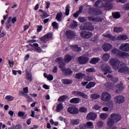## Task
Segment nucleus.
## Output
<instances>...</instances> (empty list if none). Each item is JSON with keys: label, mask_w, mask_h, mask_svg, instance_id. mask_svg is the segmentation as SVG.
<instances>
[{"label": "nucleus", "mask_w": 129, "mask_h": 129, "mask_svg": "<svg viewBox=\"0 0 129 129\" xmlns=\"http://www.w3.org/2000/svg\"><path fill=\"white\" fill-rule=\"evenodd\" d=\"M53 36L52 33H47L43 37L41 38V41H43L44 43H46L47 41L49 40V39H51Z\"/></svg>", "instance_id": "nucleus-14"}, {"label": "nucleus", "mask_w": 129, "mask_h": 129, "mask_svg": "<svg viewBox=\"0 0 129 129\" xmlns=\"http://www.w3.org/2000/svg\"><path fill=\"white\" fill-rule=\"evenodd\" d=\"M100 61V58L98 57H94L92 58L91 60L90 61V63L91 64H96V63H98Z\"/></svg>", "instance_id": "nucleus-25"}, {"label": "nucleus", "mask_w": 129, "mask_h": 129, "mask_svg": "<svg viewBox=\"0 0 129 129\" xmlns=\"http://www.w3.org/2000/svg\"><path fill=\"white\" fill-rule=\"evenodd\" d=\"M123 31V28L121 27H115L114 28V32L115 33H121Z\"/></svg>", "instance_id": "nucleus-36"}, {"label": "nucleus", "mask_w": 129, "mask_h": 129, "mask_svg": "<svg viewBox=\"0 0 129 129\" xmlns=\"http://www.w3.org/2000/svg\"><path fill=\"white\" fill-rule=\"evenodd\" d=\"M64 107L63 106V104L59 103L56 106V111L57 112H59L61 110H62Z\"/></svg>", "instance_id": "nucleus-31"}, {"label": "nucleus", "mask_w": 129, "mask_h": 129, "mask_svg": "<svg viewBox=\"0 0 129 129\" xmlns=\"http://www.w3.org/2000/svg\"><path fill=\"white\" fill-rule=\"evenodd\" d=\"M123 88H124V87H123L122 84H118L117 86L116 92H117V93H120V92L123 90Z\"/></svg>", "instance_id": "nucleus-20"}, {"label": "nucleus", "mask_w": 129, "mask_h": 129, "mask_svg": "<svg viewBox=\"0 0 129 129\" xmlns=\"http://www.w3.org/2000/svg\"><path fill=\"white\" fill-rule=\"evenodd\" d=\"M59 120H60V121H64V122L66 123L67 126H69V123H68V120L66 119L64 117L62 116H59L58 117Z\"/></svg>", "instance_id": "nucleus-29"}, {"label": "nucleus", "mask_w": 129, "mask_h": 129, "mask_svg": "<svg viewBox=\"0 0 129 129\" xmlns=\"http://www.w3.org/2000/svg\"><path fill=\"white\" fill-rule=\"evenodd\" d=\"M97 118V114L95 113H89L87 115V120H95Z\"/></svg>", "instance_id": "nucleus-8"}, {"label": "nucleus", "mask_w": 129, "mask_h": 129, "mask_svg": "<svg viewBox=\"0 0 129 129\" xmlns=\"http://www.w3.org/2000/svg\"><path fill=\"white\" fill-rule=\"evenodd\" d=\"M26 79L30 81V82H32L33 80V78H32V74L27 73L26 74Z\"/></svg>", "instance_id": "nucleus-35"}, {"label": "nucleus", "mask_w": 129, "mask_h": 129, "mask_svg": "<svg viewBox=\"0 0 129 129\" xmlns=\"http://www.w3.org/2000/svg\"><path fill=\"white\" fill-rule=\"evenodd\" d=\"M81 100L78 98H74L70 100V102L71 103H79Z\"/></svg>", "instance_id": "nucleus-27"}, {"label": "nucleus", "mask_w": 129, "mask_h": 129, "mask_svg": "<svg viewBox=\"0 0 129 129\" xmlns=\"http://www.w3.org/2000/svg\"><path fill=\"white\" fill-rule=\"evenodd\" d=\"M29 58H30V55L29 54L26 55L24 57V61H27L29 60Z\"/></svg>", "instance_id": "nucleus-61"}, {"label": "nucleus", "mask_w": 129, "mask_h": 129, "mask_svg": "<svg viewBox=\"0 0 129 129\" xmlns=\"http://www.w3.org/2000/svg\"><path fill=\"white\" fill-rule=\"evenodd\" d=\"M77 26V22L75 21H74L73 23L71 24V27L72 28H75Z\"/></svg>", "instance_id": "nucleus-53"}, {"label": "nucleus", "mask_w": 129, "mask_h": 129, "mask_svg": "<svg viewBox=\"0 0 129 129\" xmlns=\"http://www.w3.org/2000/svg\"><path fill=\"white\" fill-rule=\"evenodd\" d=\"M89 21H94L95 22H101L102 21V19L99 18H94L92 17H88Z\"/></svg>", "instance_id": "nucleus-30"}, {"label": "nucleus", "mask_w": 129, "mask_h": 129, "mask_svg": "<svg viewBox=\"0 0 129 129\" xmlns=\"http://www.w3.org/2000/svg\"><path fill=\"white\" fill-rule=\"evenodd\" d=\"M99 116L101 119H102L103 120H104V119H106L107 117H108V114L106 113H101L100 114Z\"/></svg>", "instance_id": "nucleus-24"}, {"label": "nucleus", "mask_w": 129, "mask_h": 129, "mask_svg": "<svg viewBox=\"0 0 129 129\" xmlns=\"http://www.w3.org/2000/svg\"><path fill=\"white\" fill-rule=\"evenodd\" d=\"M119 50L121 51H124L126 52H128L129 51V44L128 43H124L122 44L119 47Z\"/></svg>", "instance_id": "nucleus-12"}, {"label": "nucleus", "mask_w": 129, "mask_h": 129, "mask_svg": "<svg viewBox=\"0 0 129 129\" xmlns=\"http://www.w3.org/2000/svg\"><path fill=\"white\" fill-rule=\"evenodd\" d=\"M81 36L83 38H85V39H88V38H90L92 36V33L89 32H86L84 31L81 33Z\"/></svg>", "instance_id": "nucleus-15"}, {"label": "nucleus", "mask_w": 129, "mask_h": 129, "mask_svg": "<svg viewBox=\"0 0 129 129\" xmlns=\"http://www.w3.org/2000/svg\"><path fill=\"white\" fill-rule=\"evenodd\" d=\"M30 46L34 47L36 52H38V53H41V52H42V49L41 47H39V44H38V43H34L32 45H30Z\"/></svg>", "instance_id": "nucleus-19"}, {"label": "nucleus", "mask_w": 129, "mask_h": 129, "mask_svg": "<svg viewBox=\"0 0 129 129\" xmlns=\"http://www.w3.org/2000/svg\"><path fill=\"white\" fill-rule=\"evenodd\" d=\"M87 72L92 73L95 72V69L94 68H90L86 70Z\"/></svg>", "instance_id": "nucleus-54"}, {"label": "nucleus", "mask_w": 129, "mask_h": 129, "mask_svg": "<svg viewBox=\"0 0 129 129\" xmlns=\"http://www.w3.org/2000/svg\"><path fill=\"white\" fill-rule=\"evenodd\" d=\"M56 19L58 22H61L62 21V13H58L56 15Z\"/></svg>", "instance_id": "nucleus-45"}, {"label": "nucleus", "mask_w": 129, "mask_h": 129, "mask_svg": "<svg viewBox=\"0 0 129 129\" xmlns=\"http://www.w3.org/2000/svg\"><path fill=\"white\" fill-rule=\"evenodd\" d=\"M72 48L73 50H74L75 51H77V52H80V51H81V48L80 47H78L77 45L72 46Z\"/></svg>", "instance_id": "nucleus-37"}, {"label": "nucleus", "mask_w": 129, "mask_h": 129, "mask_svg": "<svg viewBox=\"0 0 129 129\" xmlns=\"http://www.w3.org/2000/svg\"><path fill=\"white\" fill-rule=\"evenodd\" d=\"M57 71L58 68H57V67H55L52 70V72H53V73H57Z\"/></svg>", "instance_id": "nucleus-60"}, {"label": "nucleus", "mask_w": 129, "mask_h": 129, "mask_svg": "<svg viewBox=\"0 0 129 129\" xmlns=\"http://www.w3.org/2000/svg\"><path fill=\"white\" fill-rule=\"evenodd\" d=\"M111 98V96L110 94L107 92H104L102 94L101 100L103 101H108V100H110Z\"/></svg>", "instance_id": "nucleus-7"}, {"label": "nucleus", "mask_w": 129, "mask_h": 129, "mask_svg": "<svg viewBox=\"0 0 129 129\" xmlns=\"http://www.w3.org/2000/svg\"><path fill=\"white\" fill-rule=\"evenodd\" d=\"M67 98V96H62L58 99V101H59V102H62V101H64V100H66Z\"/></svg>", "instance_id": "nucleus-48"}, {"label": "nucleus", "mask_w": 129, "mask_h": 129, "mask_svg": "<svg viewBox=\"0 0 129 129\" xmlns=\"http://www.w3.org/2000/svg\"><path fill=\"white\" fill-rule=\"evenodd\" d=\"M107 78H108L109 80H111L114 83H115L118 81V80L117 78H113L112 76L110 75H108L107 76Z\"/></svg>", "instance_id": "nucleus-34"}, {"label": "nucleus", "mask_w": 129, "mask_h": 129, "mask_svg": "<svg viewBox=\"0 0 129 129\" xmlns=\"http://www.w3.org/2000/svg\"><path fill=\"white\" fill-rule=\"evenodd\" d=\"M78 20L81 23H84L86 21V19L84 17H79Z\"/></svg>", "instance_id": "nucleus-52"}, {"label": "nucleus", "mask_w": 129, "mask_h": 129, "mask_svg": "<svg viewBox=\"0 0 129 129\" xmlns=\"http://www.w3.org/2000/svg\"><path fill=\"white\" fill-rule=\"evenodd\" d=\"M83 9V7L82 6H81L80 8H79V10L78 12H77L76 13H75L74 14V17L75 18H77V17H78V16H79V14H81L82 12V10Z\"/></svg>", "instance_id": "nucleus-28"}, {"label": "nucleus", "mask_w": 129, "mask_h": 129, "mask_svg": "<svg viewBox=\"0 0 129 129\" xmlns=\"http://www.w3.org/2000/svg\"><path fill=\"white\" fill-rule=\"evenodd\" d=\"M43 87L44 88V89H46L47 90H48V89H50V88L48 87V86L46 84H44L43 85Z\"/></svg>", "instance_id": "nucleus-63"}, {"label": "nucleus", "mask_w": 129, "mask_h": 129, "mask_svg": "<svg viewBox=\"0 0 129 129\" xmlns=\"http://www.w3.org/2000/svg\"><path fill=\"white\" fill-rule=\"evenodd\" d=\"M97 125L99 127H102L103 126V122L102 121H99L97 122Z\"/></svg>", "instance_id": "nucleus-51"}, {"label": "nucleus", "mask_w": 129, "mask_h": 129, "mask_svg": "<svg viewBox=\"0 0 129 129\" xmlns=\"http://www.w3.org/2000/svg\"><path fill=\"white\" fill-rule=\"evenodd\" d=\"M92 77H85V80L86 81H91L92 80Z\"/></svg>", "instance_id": "nucleus-55"}, {"label": "nucleus", "mask_w": 129, "mask_h": 129, "mask_svg": "<svg viewBox=\"0 0 129 129\" xmlns=\"http://www.w3.org/2000/svg\"><path fill=\"white\" fill-rule=\"evenodd\" d=\"M68 111L69 113H72V114H77L79 112V110L76 107H70L68 109Z\"/></svg>", "instance_id": "nucleus-11"}, {"label": "nucleus", "mask_w": 129, "mask_h": 129, "mask_svg": "<svg viewBox=\"0 0 129 129\" xmlns=\"http://www.w3.org/2000/svg\"><path fill=\"white\" fill-rule=\"evenodd\" d=\"M112 16H113L115 19H118L119 18H120V14L118 12L113 13Z\"/></svg>", "instance_id": "nucleus-47"}, {"label": "nucleus", "mask_w": 129, "mask_h": 129, "mask_svg": "<svg viewBox=\"0 0 129 129\" xmlns=\"http://www.w3.org/2000/svg\"><path fill=\"white\" fill-rule=\"evenodd\" d=\"M103 49L104 51H105V52H107L112 48V45L109 43H105L103 46H102Z\"/></svg>", "instance_id": "nucleus-16"}, {"label": "nucleus", "mask_w": 129, "mask_h": 129, "mask_svg": "<svg viewBox=\"0 0 129 129\" xmlns=\"http://www.w3.org/2000/svg\"><path fill=\"white\" fill-rule=\"evenodd\" d=\"M121 119V116L119 114L113 113L111 114V117L108 118L107 124L108 126H111L114 124V122H118Z\"/></svg>", "instance_id": "nucleus-1"}, {"label": "nucleus", "mask_w": 129, "mask_h": 129, "mask_svg": "<svg viewBox=\"0 0 129 129\" xmlns=\"http://www.w3.org/2000/svg\"><path fill=\"white\" fill-rule=\"evenodd\" d=\"M15 129H22V125L21 124H17L15 126Z\"/></svg>", "instance_id": "nucleus-62"}, {"label": "nucleus", "mask_w": 129, "mask_h": 129, "mask_svg": "<svg viewBox=\"0 0 129 129\" xmlns=\"http://www.w3.org/2000/svg\"><path fill=\"white\" fill-rule=\"evenodd\" d=\"M78 61L81 64H85L88 61V57L85 55L82 56L78 58Z\"/></svg>", "instance_id": "nucleus-13"}, {"label": "nucleus", "mask_w": 129, "mask_h": 129, "mask_svg": "<svg viewBox=\"0 0 129 129\" xmlns=\"http://www.w3.org/2000/svg\"><path fill=\"white\" fill-rule=\"evenodd\" d=\"M81 129L94 128L93 123L91 121L87 122L86 124H83L80 125Z\"/></svg>", "instance_id": "nucleus-6"}, {"label": "nucleus", "mask_w": 129, "mask_h": 129, "mask_svg": "<svg viewBox=\"0 0 129 129\" xmlns=\"http://www.w3.org/2000/svg\"><path fill=\"white\" fill-rule=\"evenodd\" d=\"M9 63L10 65V67H13V66H14V61L9 60Z\"/></svg>", "instance_id": "nucleus-57"}, {"label": "nucleus", "mask_w": 129, "mask_h": 129, "mask_svg": "<svg viewBox=\"0 0 129 129\" xmlns=\"http://www.w3.org/2000/svg\"><path fill=\"white\" fill-rule=\"evenodd\" d=\"M110 57V55L108 53H104L102 56L103 61H108Z\"/></svg>", "instance_id": "nucleus-32"}, {"label": "nucleus", "mask_w": 129, "mask_h": 129, "mask_svg": "<svg viewBox=\"0 0 129 129\" xmlns=\"http://www.w3.org/2000/svg\"><path fill=\"white\" fill-rule=\"evenodd\" d=\"M100 97V95L98 94H93L91 96V99H97V98H99Z\"/></svg>", "instance_id": "nucleus-38"}, {"label": "nucleus", "mask_w": 129, "mask_h": 129, "mask_svg": "<svg viewBox=\"0 0 129 129\" xmlns=\"http://www.w3.org/2000/svg\"><path fill=\"white\" fill-rule=\"evenodd\" d=\"M52 26L54 28V29H58L59 27V25L56 22H52Z\"/></svg>", "instance_id": "nucleus-49"}, {"label": "nucleus", "mask_w": 129, "mask_h": 129, "mask_svg": "<svg viewBox=\"0 0 129 129\" xmlns=\"http://www.w3.org/2000/svg\"><path fill=\"white\" fill-rule=\"evenodd\" d=\"M102 69L104 71V75H107V73H111V71H110V67L108 66H106L105 67H102Z\"/></svg>", "instance_id": "nucleus-18"}, {"label": "nucleus", "mask_w": 129, "mask_h": 129, "mask_svg": "<svg viewBox=\"0 0 129 129\" xmlns=\"http://www.w3.org/2000/svg\"><path fill=\"white\" fill-rule=\"evenodd\" d=\"M114 100L116 103L120 104V103H123L124 102V97L121 95L117 96L114 98Z\"/></svg>", "instance_id": "nucleus-10"}, {"label": "nucleus", "mask_w": 129, "mask_h": 129, "mask_svg": "<svg viewBox=\"0 0 129 129\" xmlns=\"http://www.w3.org/2000/svg\"><path fill=\"white\" fill-rule=\"evenodd\" d=\"M79 110L80 112H86V111H87V108L85 107H82L80 108Z\"/></svg>", "instance_id": "nucleus-50"}, {"label": "nucleus", "mask_w": 129, "mask_h": 129, "mask_svg": "<svg viewBox=\"0 0 129 129\" xmlns=\"http://www.w3.org/2000/svg\"><path fill=\"white\" fill-rule=\"evenodd\" d=\"M81 30H89V31H93L94 27L92 26L91 24L88 23L82 24L80 27Z\"/></svg>", "instance_id": "nucleus-5"}, {"label": "nucleus", "mask_w": 129, "mask_h": 129, "mask_svg": "<svg viewBox=\"0 0 129 129\" xmlns=\"http://www.w3.org/2000/svg\"><path fill=\"white\" fill-rule=\"evenodd\" d=\"M11 22H12V17H9L7 23V27L8 29H10V28L12 27V23Z\"/></svg>", "instance_id": "nucleus-41"}, {"label": "nucleus", "mask_w": 129, "mask_h": 129, "mask_svg": "<svg viewBox=\"0 0 129 129\" xmlns=\"http://www.w3.org/2000/svg\"><path fill=\"white\" fill-rule=\"evenodd\" d=\"M103 36L106 38H109V39H111L112 41H115V40H127V36L125 35H119L117 36V38L115 36H112L110 34H103Z\"/></svg>", "instance_id": "nucleus-3"}, {"label": "nucleus", "mask_w": 129, "mask_h": 129, "mask_svg": "<svg viewBox=\"0 0 129 129\" xmlns=\"http://www.w3.org/2000/svg\"><path fill=\"white\" fill-rule=\"evenodd\" d=\"M72 59V56L69 54H66L64 56V61L66 63H69V62Z\"/></svg>", "instance_id": "nucleus-23"}, {"label": "nucleus", "mask_w": 129, "mask_h": 129, "mask_svg": "<svg viewBox=\"0 0 129 129\" xmlns=\"http://www.w3.org/2000/svg\"><path fill=\"white\" fill-rule=\"evenodd\" d=\"M55 61L59 64V68H60L61 71L64 72L65 74H68V75H71L73 72L70 69H65V64L62 63L63 62V58L62 57H58L56 59Z\"/></svg>", "instance_id": "nucleus-2"}, {"label": "nucleus", "mask_w": 129, "mask_h": 129, "mask_svg": "<svg viewBox=\"0 0 129 129\" xmlns=\"http://www.w3.org/2000/svg\"><path fill=\"white\" fill-rule=\"evenodd\" d=\"M5 99L7 100V101H13V100H14V97L11 95H8L5 97Z\"/></svg>", "instance_id": "nucleus-46"}, {"label": "nucleus", "mask_w": 129, "mask_h": 129, "mask_svg": "<svg viewBox=\"0 0 129 129\" xmlns=\"http://www.w3.org/2000/svg\"><path fill=\"white\" fill-rule=\"evenodd\" d=\"M66 35L69 39H73L75 37V33L72 31H68L66 32Z\"/></svg>", "instance_id": "nucleus-17"}, {"label": "nucleus", "mask_w": 129, "mask_h": 129, "mask_svg": "<svg viewBox=\"0 0 129 129\" xmlns=\"http://www.w3.org/2000/svg\"><path fill=\"white\" fill-rule=\"evenodd\" d=\"M84 76H85L84 74L82 73H78L76 75L75 78H77L78 79H80V78H83Z\"/></svg>", "instance_id": "nucleus-44"}, {"label": "nucleus", "mask_w": 129, "mask_h": 129, "mask_svg": "<svg viewBox=\"0 0 129 129\" xmlns=\"http://www.w3.org/2000/svg\"><path fill=\"white\" fill-rule=\"evenodd\" d=\"M14 113H15L14 111L10 110L9 111V114L11 115V117H13V116H14Z\"/></svg>", "instance_id": "nucleus-59"}, {"label": "nucleus", "mask_w": 129, "mask_h": 129, "mask_svg": "<svg viewBox=\"0 0 129 129\" xmlns=\"http://www.w3.org/2000/svg\"><path fill=\"white\" fill-rule=\"evenodd\" d=\"M96 85V83L95 82H90L87 84L86 86V89H90L92 88V87H94Z\"/></svg>", "instance_id": "nucleus-21"}, {"label": "nucleus", "mask_w": 129, "mask_h": 129, "mask_svg": "<svg viewBox=\"0 0 129 129\" xmlns=\"http://www.w3.org/2000/svg\"><path fill=\"white\" fill-rule=\"evenodd\" d=\"M112 52L113 54H114V55L119 56V57H122L123 58L127 57V56H128V54L127 53L120 51V50L116 48L113 49L112 51Z\"/></svg>", "instance_id": "nucleus-4"}, {"label": "nucleus", "mask_w": 129, "mask_h": 129, "mask_svg": "<svg viewBox=\"0 0 129 129\" xmlns=\"http://www.w3.org/2000/svg\"><path fill=\"white\" fill-rule=\"evenodd\" d=\"M11 22L12 24H15V23L17 22V17H14L12 19H11Z\"/></svg>", "instance_id": "nucleus-56"}, {"label": "nucleus", "mask_w": 129, "mask_h": 129, "mask_svg": "<svg viewBox=\"0 0 129 129\" xmlns=\"http://www.w3.org/2000/svg\"><path fill=\"white\" fill-rule=\"evenodd\" d=\"M18 116L22 117V118H26V113L22 111H19L18 113Z\"/></svg>", "instance_id": "nucleus-40"}, {"label": "nucleus", "mask_w": 129, "mask_h": 129, "mask_svg": "<svg viewBox=\"0 0 129 129\" xmlns=\"http://www.w3.org/2000/svg\"><path fill=\"white\" fill-rule=\"evenodd\" d=\"M23 91L24 93H28L29 92V89L28 87H25L23 89Z\"/></svg>", "instance_id": "nucleus-58"}, {"label": "nucleus", "mask_w": 129, "mask_h": 129, "mask_svg": "<svg viewBox=\"0 0 129 129\" xmlns=\"http://www.w3.org/2000/svg\"><path fill=\"white\" fill-rule=\"evenodd\" d=\"M41 13L40 14V17L42 19H45V18H47L48 17V14L46 12H43V11H40Z\"/></svg>", "instance_id": "nucleus-42"}, {"label": "nucleus", "mask_w": 129, "mask_h": 129, "mask_svg": "<svg viewBox=\"0 0 129 129\" xmlns=\"http://www.w3.org/2000/svg\"><path fill=\"white\" fill-rule=\"evenodd\" d=\"M72 94L75 95V96H82L83 98L85 99H88V95L84 94V93L80 91H74L72 92Z\"/></svg>", "instance_id": "nucleus-9"}, {"label": "nucleus", "mask_w": 129, "mask_h": 129, "mask_svg": "<svg viewBox=\"0 0 129 129\" xmlns=\"http://www.w3.org/2000/svg\"><path fill=\"white\" fill-rule=\"evenodd\" d=\"M43 75H44V77H45V78H47V79H48V80H49V81H52V80H53V79H54V77H53V75H47L46 73H44Z\"/></svg>", "instance_id": "nucleus-26"}, {"label": "nucleus", "mask_w": 129, "mask_h": 129, "mask_svg": "<svg viewBox=\"0 0 129 129\" xmlns=\"http://www.w3.org/2000/svg\"><path fill=\"white\" fill-rule=\"evenodd\" d=\"M125 10H126L127 11H129V4H126L125 5Z\"/></svg>", "instance_id": "nucleus-64"}, {"label": "nucleus", "mask_w": 129, "mask_h": 129, "mask_svg": "<svg viewBox=\"0 0 129 129\" xmlns=\"http://www.w3.org/2000/svg\"><path fill=\"white\" fill-rule=\"evenodd\" d=\"M80 122V120L79 119H73L71 121V124H72V125H77L79 124Z\"/></svg>", "instance_id": "nucleus-33"}, {"label": "nucleus", "mask_w": 129, "mask_h": 129, "mask_svg": "<svg viewBox=\"0 0 129 129\" xmlns=\"http://www.w3.org/2000/svg\"><path fill=\"white\" fill-rule=\"evenodd\" d=\"M70 13V6L68 5L66 7V13L65 15L66 16H69V14Z\"/></svg>", "instance_id": "nucleus-39"}, {"label": "nucleus", "mask_w": 129, "mask_h": 129, "mask_svg": "<svg viewBox=\"0 0 129 129\" xmlns=\"http://www.w3.org/2000/svg\"><path fill=\"white\" fill-rule=\"evenodd\" d=\"M92 108L94 110H100V109H101V106H99L98 104H95L92 107Z\"/></svg>", "instance_id": "nucleus-43"}, {"label": "nucleus", "mask_w": 129, "mask_h": 129, "mask_svg": "<svg viewBox=\"0 0 129 129\" xmlns=\"http://www.w3.org/2000/svg\"><path fill=\"white\" fill-rule=\"evenodd\" d=\"M61 82L63 83V84L68 85L71 84V83L73 82V81L68 79H63L61 80Z\"/></svg>", "instance_id": "nucleus-22"}]
</instances>
